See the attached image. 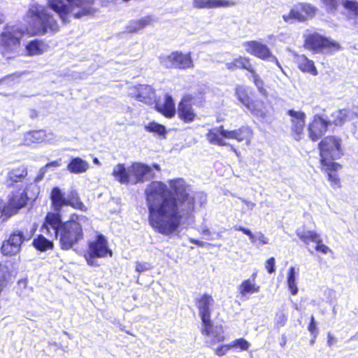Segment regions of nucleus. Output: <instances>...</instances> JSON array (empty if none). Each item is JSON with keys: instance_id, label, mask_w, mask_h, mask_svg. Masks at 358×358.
I'll return each mask as SVG.
<instances>
[{"instance_id": "1", "label": "nucleus", "mask_w": 358, "mask_h": 358, "mask_svg": "<svg viewBox=\"0 0 358 358\" xmlns=\"http://www.w3.org/2000/svg\"><path fill=\"white\" fill-rule=\"evenodd\" d=\"M170 190L165 184L153 181L145 189L150 225L158 233L170 236L180 227L183 220L190 218L196 202L202 206L206 195H192L189 186L182 178L169 181Z\"/></svg>"}, {"instance_id": "2", "label": "nucleus", "mask_w": 358, "mask_h": 358, "mask_svg": "<svg viewBox=\"0 0 358 358\" xmlns=\"http://www.w3.org/2000/svg\"><path fill=\"white\" fill-rule=\"evenodd\" d=\"M87 222L83 215H71L70 219L62 222L60 214L48 213L41 227V231L59 239L61 248L68 250L83 238V227Z\"/></svg>"}, {"instance_id": "3", "label": "nucleus", "mask_w": 358, "mask_h": 358, "mask_svg": "<svg viewBox=\"0 0 358 358\" xmlns=\"http://www.w3.org/2000/svg\"><path fill=\"white\" fill-rule=\"evenodd\" d=\"M48 0V8L57 13L66 23L69 17L73 16L80 18L83 16L90 15L96 12L94 8V0Z\"/></svg>"}, {"instance_id": "4", "label": "nucleus", "mask_w": 358, "mask_h": 358, "mask_svg": "<svg viewBox=\"0 0 358 358\" xmlns=\"http://www.w3.org/2000/svg\"><path fill=\"white\" fill-rule=\"evenodd\" d=\"M252 136V131L249 127L243 126L235 130H226L223 126L215 127L210 129L206 134L207 140L210 144L218 145L220 146H230L231 150L234 151L237 156L239 152L231 144L226 142L223 138L234 139L238 142L246 141L249 143Z\"/></svg>"}, {"instance_id": "5", "label": "nucleus", "mask_w": 358, "mask_h": 358, "mask_svg": "<svg viewBox=\"0 0 358 358\" xmlns=\"http://www.w3.org/2000/svg\"><path fill=\"white\" fill-rule=\"evenodd\" d=\"M24 34L20 25L6 24L0 35V53L7 59L15 57L18 52Z\"/></svg>"}, {"instance_id": "6", "label": "nucleus", "mask_w": 358, "mask_h": 358, "mask_svg": "<svg viewBox=\"0 0 358 358\" xmlns=\"http://www.w3.org/2000/svg\"><path fill=\"white\" fill-rule=\"evenodd\" d=\"M27 16L31 18L35 29L38 34H44L48 31L55 32L59 30L57 21L45 8L36 3L30 4Z\"/></svg>"}, {"instance_id": "7", "label": "nucleus", "mask_w": 358, "mask_h": 358, "mask_svg": "<svg viewBox=\"0 0 358 358\" xmlns=\"http://www.w3.org/2000/svg\"><path fill=\"white\" fill-rule=\"evenodd\" d=\"M340 141L339 138L334 136H329L319 143L321 163L329 170L337 171L341 167L338 164L332 162L342 155Z\"/></svg>"}, {"instance_id": "8", "label": "nucleus", "mask_w": 358, "mask_h": 358, "mask_svg": "<svg viewBox=\"0 0 358 358\" xmlns=\"http://www.w3.org/2000/svg\"><path fill=\"white\" fill-rule=\"evenodd\" d=\"M107 255L112 256L113 252L108 247V242L105 237L100 234L96 236L94 241L89 243L87 252L85 255V258L87 264L91 266H98L99 264L96 258L105 257Z\"/></svg>"}, {"instance_id": "9", "label": "nucleus", "mask_w": 358, "mask_h": 358, "mask_svg": "<svg viewBox=\"0 0 358 358\" xmlns=\"http://www.w3.org/2000/svg\"><path fill=\"white\" fill-rule=\"evenodd\" d=\"M154 169L159 172L161 171L160 166L157 164H153L152 166H150L140 162L133 163L129 166V171L131 175V184L143 183L156 178Z\"/></svg>"}, {"instance_id": "10", "label": "nucleus", "mask_w": 358, "mask_h": 358, "mask_svg": "<svg viewBox=\"0 0 358 358\" xmlns=\"http://www.w3.org/2000/svg\"><path fill=\"white\" fill-rule=\"evenodd\" d=\"M36 228L33 224L29 234H24L22 231H14L7 241H5L1 246V252L5 255H17L21 250V245L24 241L29 240L35 232Z\"/></svg>"}, {"instance_id": "11", "label": "nucleus", "mask_w": 358, "mask_h": 358, "mask_svg": "<svg viewBox=\"0 0 358 358\" xmlns=\"http://www.w3.org/2000/svg\"><path fill=\"white\" fill-rule=\"evenodd\" d=\"M160 62L169 69H185L194 67L190 53L184 54L180 52H174L168 56L161 57Z\"/></svg>"}, {"instance_id": "12", "label": "nucleus", "mask_w": 358, "mask_h": 358, "mask_svg": "<svg viewBox=\"0 0 358 358\" xmlns=\"http://www.w3.org/2000/svg\"><path fill=\"white\" fill-rule=\"evenodd\" d=\"M244 47L248 53L262 59H268L270 62H275L276 65L282 71V68L280 66L278 60L275 56L272 55L267 45L257 41H252L245 43Z\"/></svg>"}, {"instance_id": "13", "label": "nucleus", "mask_w": 358, "mask_h": 358, "mask_svg": "<svg viewBox=\"0 0 358 358\" xmlns=\"http://www.w3.org/2000/svg\"><path fill=\"white\" fill-rule=\"evenodd\" d=\"M315 9L310 4L301 3L296 5L287 15H283L282 18L286 22H291L295 20L299 22H304L308 17L315 15Z\"/></svg>"}, {"instance_id": "14", "label": "nucleus", "mask_w": 358, "mask_h": 358, "mask_svg": "<svg viewBox=\"0 0 358 358\" xmlns=\"http://www.w3.org/2000/svg\"><path fill=\"white\" fill-rule=\"evenodd\" d=\"M330 124L331 120H327L320 115H314L308 127L309 138L313 141H317L325 134Z\"/></svg>"}, {"instance_id": "15", "label": "nucleus", "mask_w": 358, "mask_h": 358, "mask_svg": "<svg viewBox=\"0 0 358 358\" xmlns=\"http://www.w3.org/2000/svg\"><path fill=\"white\" fill-rule=\"evenodd\" d=\"M196 302L203 325L206 327V331H208L210 327V306H213L214 299L210 295L204 294Z\"/></svg>"}, {"instance_id": "16", "label": "nucleus", "mask_w": 358, "mask_h": 358, "mask_svg": "<svg viewBox=\"0 0 358 358\" xmlns=\"http://www.w3.org/2000/svg\"><path fill=\"white\" fill-rule=\"evenodd\" d=\"M56 141L55 136L52 133L47 134L44 130H35L28 131L24 134V143L27 145L32 143L47 142L53 143Z\"/></svg>"}, {"instance_id": "17", "label": "nucleus", "mask_w": 358, "mask_h": 358, "mask_svg": "<svg viewBox=\"0 0 358 358\" xmlns=\"http://www.w3.org/2000/svg\"><path fill=\"white\" fill-rule=\"evenodd\" d=\"M192 98L191 96H185L180 102L178 114L179 117L185 122H190L194 120L196 114L192 106Z\"/></svg>"}, {"instance_id": "18", "label": "nucleus", "mask_w": 358, "mask_h": 358, "mask_svg": "<svg viewBox=\"0 0 358 358\" xmlns=\"http://www.w3.org/2000/svg\"><path fill=\"white\" fill-rule=\"evenodd\" d=\"M287 114L291 117L292 130L296 135L295 138L299 141L304 129L306 114L294 110H289Z\"/></svg>"}, {"instance_id": "19", "label": "nucleus", "mask_w": 358, "mask_h": 358, "mask_svg": "<svg viewBox=\"0 0 358 358\" xmlns=\"http://www.w3.org/2000/svg\"><path fill=\"white\" fill-rule=\"evenodd\" d=\"M234 5L235 3L229 0H192V6L196 9H214Z\"/></svg>"}, {"instance_id": "20", "label": "nucleus", "mask_w": 358, "mask_h": 358, "mask_svg": "<svg viewBox=\"0 0 358 358\" xmlns=\"http://www.w3.org/2000/svg\"><path fill=\"white\" fill-rule=\"evenodd\" d=\"M29 199L27 193V188L23 189L22 192L18 190L17 192H12L9 196L8 205L13 214H16L18 210L24 207L27 204V201Z\"/></svg>"}, {"instance_id": "21", "label": "nucleus", "mask_w": 358, "mask_h": 358, "mask_svg": "<svg viewBox=\"0 0 358 358\" xmlns=\"http://www.w3.org/2000/svg\"><path fill=\"white\" fill-rule=\"evenodd\" d=\"M338 5L342 7V14L348 19L352 20L353 24H355L358 17V2L356 0H340Z\"/></svg>"}, {"instance_id": "22", "label": "nucleus", "mask_w": 358, "mask_h": 358, "mask_svg": "<svg viewBox=\"0 0 358 358\" xmlns=\"http://www.w3.org/2000/svg\"><path fill=\"white\" fill-rule=\"evenodd\" d=\"M155 19L152 15H147L138 20L129 22L126 27V31L130 34L137 33L148 26L152 25Z\"/></svg>"}, {"instance_id": "23", "label": "nucleus", "mask_w": 358, "mask_h": 358, "mask_svg": "<svg viewBox=\"0 0 358 358\" xmlns=\"http://www.w3.org/2000/svg\"><path fill=\"white\" fill-rule=\"evenodd\" d=\"M136 99L148 105H152L156 102L157 97L152 87L150 85H141L137 88Z\"/></svg>"}, {"instance_id": "24", "label": "nucleus", "mask_w": 358, "mask_h": 358, "mask_svg": "<svg viewBox=\"0 0 358 358\" xmlns=\"http://www.w3.org/2000/svg\"><path fill=\"white\" fill-rule=\"evenodd\" d=\"M27 168L24 165L10 169L7 174L6 185L10 187L15 182H22L27 176Z\"/></svg>"}, {"instance_id": "25", "label": "nucleus", "mask_w": 358, "mask_h": 358, "mask_svg": "<svg viewBox=\"0 0 358 358\" xmlns=\"http://www.w3.org/2000/svg\"><path fill=\"white\" fill-rule=\"evenodd\" d=\"M306 45L312 50H317L321 48H327L330 45L329 41L317 33L309 34L306 38Z\"/></svg>"}, {"instance_id": "26", "label": "nucleus", "mask_w": 358, "mask_h": 358, "mask_svg": "<svg viewBox=\"0 0 358 358\" xmlns=\"http://www.w3.org/2000/svg\"><path fill=\"white\" fill-rule=\"evenodd\" d=\"M236 94L239 101L245 106L254 115L260 117H264L265 116V113L262 109H255V108H252V105H250V99L244 87H236Z\"/></svg>"}, {"instance_id": "27", "label": "nucleus", "mask_w": 358, "mask_h": 358, "mask_svg": "<svg viewBox=\"0 0 358 358\" xmlns=\"http://www.w3.org/2000/svg\"><path fill=\"white\" fill-rule=\"evenodd\" d=\"M155 108L167 117H172L176 113L175 104L172 97L166 94L163 103L156 100Z\"/></svg>"}, {"instance_id": "28", "label": "nucleus", "mask_w": 358, "mask_h": 358, "mask_svg": "<svg viewBox=\"0 0 358 358\" xmlns=\"http://www.w3.org/2000/svg\"><path fill=\"white\" fill-rule=\"evenodd\" d=\"M113 176L121 184H131V175L129 166L126 169L123 164H118L113 170Z\"/></svg>"}, {"instance_id": "29", "label": "nucleus", "mask_w": 358, "mask_h": 358, "mask_svg": "<svg viewBox=\"0 0 358 358\" xmlns=\"http://www.w3.org/2000/svg\"><path fill=\"white\" fill-rule=\"evenodd\" d=\"M50 199L54 210L57 212L56 213L59 214L62 206L66 204V198L64 197V193L59 187H55L52 189Z\"/></svg>"}, {"instance_id": "30", "label": "nucleus", "mask_w": 358, "mask_h": 358, "mask_svg": "<svg viewBox=\"0 0 358 358\" xmlns=\"http://www.w3.org/2000/svg\"><path fill=\"white\" fill-rule=\"evenodd\" d=\"M89 166L87 162L80 157H74L67 165V170L72 173L79 174L86 172Z\"/></svg>"}, {"instance_id": "31", "label": "nucleus", "mask_w": 358, "mask_h": 358, "mask_svg": "<svg viewBox=\"0 0 358 358\" xmlns=\"http://www.w3.org/2000/svg\"><path fill=\"white\" fill-rule=\"evenodd\" d=\"M299 68L303 72L310 73L313 76L317 75V69L312 60L304 55L299 56L296 59Z\"/></svg>"}, {"instance_id": "32", "label": "nucleus", "mask_w": 358, "mask_h": 358, "mask_svg": "<svg viewBox=\"0 0 358 358\" xmlns=\"http://www.w3.org/2000/svg\"><path fill=\"white\" fill-rule=\"evenodd\" d=\"M297 236L306 244L310 242H316L320 236L314 231L306 230L304 228H299L296 231Z\"/></svg>"}, {"instance_id": "33", "label": "nucleus", "mask_w": 358, "mask_h": 358, "mask_svg": "<svg viewBox=\"0 0 358 358\" xmlns=\"http://www.w3.org/2000/svg\"><path fill=\"white\" fill-rule=\"evenodd\" d=\"M226 67L231 71L236 69H243L248 71H252V66L248 59L240 57L234 59L233 62L226 64Z\"/></svg>"}, {"instance_id": "34", "label": "nucleus", "mask_w": 358, "mask_h": 358, "mask_svg": "<svg viewBox=\"0 0 358 358\" xmlns=\"http://www.w3.org/2000/svg\"><path fill=\"white\" fill-rule=\"evenodd\" d=\"M66 201V206H71L73 208L83 211H85L87 210L85 206L80 200L78 192L74 189H71L69 192Z\"/></svg>"}, {"instance_id": "35", "label": "nucleus", "mask_w": 358, "mask_h": 358, "mask_svg": "<svg viewBox=\"0 0 358 358\" xmlns=\"http://www.w3.org/2000/svg\"><path fill=\"white\" fill-rule=\"evenodd\" d=\"M26 50L29 55H38L45 51L46 45L38 40H33L27 45Z\"/></svg>"}, {"instance_id": "36", "label": "nucleus", "mask_w": 358, "mask_h": 358, "mask_svg": "<svg viewBox=\"0 0 358 358\" xmlns=\"http://www.w3.org/2000/svg\"><path fill=\"white\" fill-rule=\"evenodd\" d=\"M238 290L242 296L247 294L257 293L259 291V287L257 286L251 280H245L238 287Z\"/></svg>"}, {"instance_id": "37", "label": "nucleus", "mask_w": 358, "mask_h": 358, "mask_svg": "<svg viewBox=\"0 0 358 358\" xmlns=\"http://www.w3.org/2000/svg\"><path fill=\"white\" fill-rule=\"evenodd\" d=\"M33 245L36 249L41 252L46 251L53 248V243L45 238L43 235H38L36 238L33 241Z\"/></svg>"}, {"instance_id": "38", "label": "nucleus", "mask_w": 358, "mask_h": 358, "mask_svg": "<svg viewBox=\"0 0 358 358\" xmlns=\"http://www.w3.org/2000/svg\"><path fill=\"white\" fill-rule=\"evenodd\" d=\"M349 116L350 111L348 109L338 110L331 114L332 120L331 124H334L336 126H341Z\"/></svg>"}, {"instance_id": "39", "label": "nucleus", "mask_w": 358, "mask_h": 358, "mask_svg": "<svg viewBox=\"0 0 358 358\" xmlns=\"http://www.w3.org/2000/svg\"><path fill=\"white\" fill-rule=\"evenodd\" d=\"M202 334L206 335H212L215 341L220 342L224 340L223 329L222 326H214L210 321V329L206 331V327H203Z\"/></svg>"}, {"instance_id": "40", "label": "nucleus", "mask_w": 358, "mask_h": 358, "mask_svg": "<svg viewBox=\"0 0 358 358\" xmlns=\"http://www.w3.org/2000/svg\"><path fill=\"white\" fill-rule=\"evenodd\" d=\"M296 275L297 272L295 268L293 266L290 267L288 271L287 282L288 287L293 295H296L298 292V288L296 284Z\"/></svg>"}, {"instance_id": "41", "label": "nucleus", "mask_w": 358, "mask_h": 358, "mask_svg": "<svg viewBox=\"0 0 358 358\" xmlns=\"http://www.w3.org/2000/svg\"><path fill=\"white\" fill-rule=\"evenodd\" d=\"M145 129L149 132L156 133L160 136H164L166 132L164 126L155 122H150L146 125Z\"/></svg>"}, {"instance_id": "42", "label": "nucleus", "mask_w": 358, "mask_h": 358, "mask_svg": "<svg viewBox=\"0 0 358 358\" xmlns=\"http://www.w3.org/2000/svg\"><path fill=\"white\" fill-rule=\"evenodd\" d=\"M252 73V77L253 78V82L256 87L258 88L259 91L262 94H266V90L264 88V82L260 78L258 74L256 73L254 69L252 68V71H250Z\"/></svg>"}, {"instance_id": "43", "label": "nucleus", "mask_w": 358, "mask_h": 358, "mask_svg": "<svg viewBox=\"0 0 358 358\" xmlns=\"http://www.w3.org/2000/svg\"><path fill=\"white\" fill-rule=\"evenodd\" d=\"M13 214L10 206L9 205H6L5 203L0 202V218H2L3 220L10 217Z\"/></svg>"}, {"instance_id": "44", "label": "nucleus", "mask_w": 358, "mask_h": 358, "mask_svg": "<svg viewBox=\"0 0 358 358\" xmlns=\"http://www.w3.org/2000/svg\"><path fill=\"white\" fill-rule=\"evenodd\" d=\"M8 273V268L6 266L0 264V292L5 286L6 278Z\"/></svg>"}, {"instance_id": "45", "label": "nucleus", "mask_w": 358, "mask_h": 358, "mask_svg": "<svg viewBox=\"0 0 358 358\" xmlns=\"http://www.w3.org/2000/svg\"><path fill=\"white\" fill-rule=\"evenodd\" d=\"M327 170L328 171V178L331 183V186L333 187H339L340 180L338 175L335 172H333L334 171L329 170L327 167Z\"/></svg>"}, {"instance_id": "46", "label": "nucleus", "mask_w": 358, "mask_h": 358, "mask_svg": "<svg viewBox=\"0 0 358 358\" xmlns=\"http://www.w3.org/2000/svg\"><path fill=\"white\" fill-rule=\"evenodd\" d=\"M287 320V317L283 313H278L275 317V325L278 328L285 326L286 322Z\"/></svg>"}, {"instance_id": "47", "label": "nucleus", "mask_w": 358, "mask_h": 358, "mask_svg": "<svg viewBox=\"0 0 358 358\" xmlns=\"http://www.w3.org/2000/svg\"><path fill=\"white\" fill-rule=\"evenodd\" d=\"M315 243L317 244L315 246V250L317 251L320 252L322 254H327L329 252H332L328 246L322 243V240L320 238L315 242Z\"/></svg>"}, {"instance_id": "48", "label": "nucleus", "mask_w": 358, "mask_h": 358, "mask_svg": "<svg viewBox=\"0 0 358 358\" xmlns=\"http://www.w3.org/2000/svg\"><path fill=\"white\" fill-rule=\"evenodd\" d=\"M151 268L152 266L148 262H136V271L138 273L149 271Z\"/></svg>"}, {"instance_id": "49", "label": "nucleus", "mask_w": 358, "mask_h": 358, "mask_svg": "<svg viewBox=\"0 0 358 358\" xmlns=\"http://www.w3.org/2000/svg\"><path fill=\"white\" fill-rule=\"evenodd\" d=\"M234 345L240 348L243 350H248L250 344L244 338H239L234 341Z\"/></svg>"}, {"instance_id": "50", "label": "nucleus", "mask_w": 358, "mask_h": 358, "mask_svg": "<svg viewBox=\"0 0 358 358\" xmlns=\"http://www.w3.org/2000/svg\"><path fill=\"white\" fill-rule=\"evenodd\" d=\"M265 267L269 273H273L275 272V267L274 257H271L266 262Z\"/></svg>"}, {"instance_id": "51", "label": "nucleus", "mask_w": 358, "mask_h": 358, "mask_svg": "<svg viewBox=\"0 0 358 358\" xmlns=\"http://www.w3.org/2000/svg\"><path fill=\"white\" fill-rule=\"evenodd\" d=\"M324 3L329 7L331 10H335L338 8V3L340 0H322Z\"/></svg>"}, {"instance_id": "52", "label": "nucleus", "mask_w": 358, "mask_h": 358, "mask_svg": "<svg viewBox=\"0 0 358 358\" xmlns=\"http://www.w3.org/2000/svg\"><path fill=\"white\" fill-rule=\"evenodd\" d=\"M20 76H21V74H20V73H13V74H10V75L3 78L2 79V80L3 82H6V83L15 82L20 77Z\"/></svg>"}, {"instance_id": "53", "label": "nucleus", "mask_w": 358, "mask_h": 358, "mask_svg": "<svg viewBox=\"0 0 358 358\" xmlns=\"http://www.w3.org/2000/svg\"><path fill=\"white\" fill-rule=\"evenodd\" d=\"M47 172V169H46V167L45 166H43L38 171V173L37 175V176L34 179V182H38L39 181H41L43 178H44V176L45 174V173Z\"/></svg>"}, {"instance_id": "54", "label": "nucleus", "mask_w": 358, "mask_h": 358, "mask_svg": "<svg viewBox=\"0 0 358 358\" xmlns=\"http://www.w3.org/2000/svg\"><path fill=\"white\" fill-rule=\"evenodd\" d=\"M230 349V347L228 345H223L219 347L216 349V355L218 356H222L225 355V353Z\"/></svg>"}, {"instance_id": "55", "label": "nucleus", "mask_w": 358, "mask_h": 358, "mask_svg": "<svg viewBox=\"0 0 358 358\" xmlns=\"http://www.w3.org/2000/svg\"><path fill=\"white\" fill-rule=\"evenodd\" d=\"M308 331L310 332L311 335L315 338L318 334V331L316 327V324H309L308 327Z\"/></svg>"}, {"instance_id": "56", "label": "nucleus", "mask_w": 358, "mask_h": 358, "mask_svg": "<svg viewBox=\"0 0 358 358\" xmlns=\"http://www.w3.org/2000/svg\"><path fill=\"white\" fill-rule=\"evenodd\" d=\"M62 164V159H59L58 160H56V161H53L52 162H50V163H48L45 166H44L45 167H46V169L48 170V169L49 167H58V166H60Z\"/></svg>"}, {"instance_id": "57", "label": "nucleus", "mask_w": 358, "mask_h": 358, "mask_svg": "<svg viewBox=\"0 0 358 358\" xmlns=\"http://www.w3.org/2000/svg\"><path fill=\"white\" fill-rule=\"evenodd\" d=\"M257 241H260L262 244H267L268 239L264 236L262 232L257 233Z\"/></svg>"}, {"instance_id": "58", "label": "nucleus", "mask_w": 358, "mask_h": 358, "mask_svg": "<svg viewBox=\"0 0 358 358\" xmlns=\"http://www.w3.org/2000/svg\"><path fill=\"white\" fill-rule=\"evenodd\" d=\"M350 111V118L356 117L358 118V106H353Z\"/></svg>"}, {"instance_id": "59", "label": "nucleus", "mask_w": 358, "mask_h": 358, "mask_svg": "<svg viewBox=\"0 0 358 358\" xmlns=\"http://www.w3.org/2000/svg\"><path fill=\"white\" fill-rule=\"evenodd\" d=\"M250 105H252V108H255V109H262L266 113V111L262 108V102L256 101L255 103H250ZM265 117L266 115L263 118Z\"/></svg>"}, {"instance_id": "60", "label": "nucleus", "mask_w": 358, "mask_h": 358, "mask_svg": "<svg viewBox=\"0 0 358 358\" xmlns=\"http://www.w3.org/2000/svg\"><path fill=\"white\" fill-rule=\"evenodd\" d=\"M190 242L198 245V246H200V247H203L206 245L205 242H203V241H201L199 240H196V239H193V238L190 239Z\"/></svg>"}, {"instance_id": "61", "label": "nucleus", "mask_w": 358, "mask_h": 358, "mask_svg": "<svg viewBox=\"0 0 358 358\" xmlns=\"http://www.w3.org/2000/svg\"><path fill=\"white\" fill-rule=\"evenodd\" d=\"M241 200L243 203H245L248 206V208H250V209H253V208L255 206V203H252L251 201H247L245 199L241 198Z\"/></svg>"}, {"instance_id": "62", "label": "nucleus", "mask_w": 358, "mask_h": 358, "mask_svg": "<svg viewBox=\"0 0 358 358\" xmlns=\"http://www.w3.org/2000/svg\"><path fill=\"white\" fill-rule=\"evenodd\" d=\"M336 339L335 338L331 336L330 333L328 334V341L327 343L329 346L332 345L333 343L335 342Z\"/></svg>"}, {"instance_id": "63", "label": "nucleus", "mask_w": 358, "mask_h": 358, "mask_svg": "<svg viewBox=\"0 0 358 358\" xmlns=\"http://www.w3.org/2000/svg\"><path fill=\"white\" fill-rule=\"evenodd\" d=\"M234 229L236 231H241L242 232H243L244 234H245V231L248 229L243 227H241V226H235L234 227Z\"/></svg>"}, {"instance_id": "64", "label": "nucleus", "mask_w": 358, "mask_h": 358, "mask_svg": "<svg viewBox=\"0 0 358 358\" xmlns=\"http://www.w3.org/2000/svg\"><path fill=\"white\" fill-rule=\"evenodd\" d=\"M234 229L236 231H241L242 232H243L244 234H245V231L248 229L243 227H241V226H235L234 227Z\"/></svg>"}]
</instances>
